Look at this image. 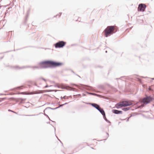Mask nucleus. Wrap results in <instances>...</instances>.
<instances>
[{"instance_id":"nucleus-17","label":"nucleus","mask_w":154,"mask_h":154,"mask_svg":"<svg viewBox=\"0 0 154 154\" xmlns=\"http://www.w3.org/2000/svg\"><path fill=\"white\" fill-rule=\"evenodd\" d=\"M52 109V110H55L56 109L55 108H51V107H47V108H46L44 110V112H45V111L46 110V109Z\"/></svg>"},{"instance_id":"nucleus-22","label":"nucleus","mask_w":154,"mask_h":154,"mask_svg":"<svg viewBox=\"0 0 154 154\" xmlns=\"http://www.w3.org/2000/svg\"><path fill=\"white\" fill-rule=\"evenodd\" d=\"M68 103H64V104H62L60 105V107H62L64 105H65L67 104Z\"/></svg>"},{"instance_id":"nucleus-44","label":"nucleus","mask_w":154,"mask_h":154,"mask_svg":"<svg viewBox=\"0 0 154 154\" xmlns=\"http://www.w3.org/2000/svg\"><path fill=\"white\" fill-rule=\"evenodd\" d=\"M82 95H83V96H85L86 95V94H82Z\"/></svg>"},{"instance_id":"nucleus-20","label":"nucleus","mask_w":154,"mask_h":154,"mask_svg":"<svg viewBox=\"0 0 154 154\" xmlns=\"http://www.w3.org/2000/svg\"><path fill=\"white\" fill-rule=\"evenodd\" d=\"M124 102L125 103H127L128 104H131V105H132V104L131 102H129L128 101H124Z\"/></svg>"},{"instance_id":"nucleus-52","label":"nucleus","mask_w":154,"mask_h":154,"mask_svg":"<svg viewBox=\"0 0 154 154\" xmlns=\"http://www.w3.org/2000/svg\"><path fill=\"white\" fill-rule=\"evenodd\" d=\"M74 45V44H72V45L71 46H73V45Z\"/></svg>"},{"instance_id":"nucleus-34","label":"nucleus","mask_w":154,"mask_h":154,"mask_svg":"<svg viewBox=\"0 0 154 154\" xmlns=\"http://www.w3.org/2000/svg\"><path fill=\"white\" fill-rule=\"evenodd\" d=\"M6 99V98H2V100H1L0 101V102H1L2 101H3L5 99Z\"/></svg>"},{"instance_id":"nucleus-31","label":"nucleus","mask_w":154,"mask_h":154,"mask_svg":"<svg viewBox=\"0 0 154 154\" xmlns=\"http://www.w3.org/2000/svg\"><path fill=\"white\" fill-rule=\"evenodd\" d=\"M44 115L47 118H49V116H48L45 113H44Z\"/></svg>"},{"instance_id":"nucleus-10","label":"nucleus","mask_w":154,"mask_h":154,"mask_svg":"<svg viewBox=\"0 0 154 154\" xmlns=\"http://www.w3.org/2000/svg\"><path fill=\"white\" fill-rule=\"evenodd\" d=\"M84 88L88 90H93V88L92 87L89 86L85 85Z\"/></svg>"},{"instance_id":"nucleus-32","label":"nucleus","mask_w":154,"mask_h":154,"mask_svg":"<svg viewBox=\"0 0 154 154\" xmlns=\"http://www.w3.org/2000/svg\"><path fill=\"white\" fill-rule=\"evenodd\" d=\"M106 134H107L106 138H107L109 136V134L107 132H106ZM106 139H106H105V140H106Z\"/></svg>"},{"instance_id":"nucleus-26","label":"nucleus","mask_w":154,"mask_h":154,"mask_svg":"<svg viewBox=\"0 0 154 154\" xmlns=\"http://www.w3.org/2000/svg\"><path fill=\"white\" fill-rule=\"evenodd\" d=\"M16 94L15 93L12 92V93H9V95H14V94Z\"/></svg>"},{"instance_id":"nucleus-40","label":"nucleus","mask_w":154,"mask_h":154,"mask_svg":"<svg viewBox=\"0 0 154 154\" xmlns=\"http://www.w3.org/2000/svg\"><path fill=\"white\" fill-rule=\"evenodd\" d=\"M71 72L73 73L74 74H75V72L72 70H71Z\"/></svg>"},{"instance_id":"nucleus-43","label":"nucleus","mask_w":154,"mask_h":154,"mask_svg":"<svg viewBox=\"0 0 154 154\" xmlns=\"http://www.w3.org/2000/svg\"><path fill=\"white\" fill-rule=\"evenodd\" d=\"M3 57H4V56H2V57H1L0 58V59H3Z\"/></svg>"},{"instance_id":"nucleus-60","label":"nucleus","mask_w":154,"mask_h":154,"mask_svg":"<svg viewBox=\"0 0 154 154\" xmlns=\"http://www.w3.org/2000/svg\"><path fill=\"white\" fill-rule=\"evenodd\" d=\"M153 106H154V104H153Z\"/></svg>"},{"instance_id":"nucleus-39","label":"nucleus","mask_w":154,"mask_h":154,"mask_svg":"<svg viewBox=\"0 0 154 154\" xmlns=\"http://www.w3.org/2000/svg\"><path fill=\"white\" fill-rule=\"evenodd\" d=\"M50 104V103H46L45 104H48H48Z\"/></svg>"},{"instance_id":"nucleus-15","label":"nucleus","mask_w":154,"mask_h":154,"mask_svg":"<svg viewBox=\"0 0 154 154\" xmlns=\"http://www.w3.org/2000/svg\"><path fill=\"white\" fill-rule=\"evenodd\" d=\"M130 107H126V108H122V110H123L124 111H128L129 109H130Z\"/></svg>"},{"instance_id":"nucleus-6","label":"nucleus","mask_w":154,"mask_h":154,"mask_svg":"<svg viewBox=\"0 0 154 154\" xmlns=\"http://www.w3.org/2000/svg\"><path fill=\"white\" fill-rule=\"evenodd\" d=\"M112 112L113 113L116 114H122L123 113V112L122 111L115 109H112Z\"/></svg>"},{"instance_id":"nucleus-18","label":"nucleus","mask_w":154,"mask_h":154,"mask_svg":"<svg viewBox=\"0 0 154 154\" xmlns=\"http://www.w3.org/2000/svg\"><path fill=\"white\" fill-rule=\"evenodd\" d=\"M114 30H113L112 31V34L115 33L116 32H117V31L118 30V29L117 28H114Z\"/></svg>"},{"instance_id":"nucleus-64","label":"nucleus","mask_w":154,"mask_h":154,"mask_svg":"<svg viewBox=\"0 0 154 154\" xmlns=\"http://www.w3.org/2000/svg\"><path fill=\"white\" fill-rule=\"evenodd\" d=\"M58 88H60V87H58Z\"/></svg>"},{"instance_id":"nucleus-33","label":"nucleus","mask_w":154,"mask_h":154,"mask_svg":"<svg viewBox=\"0 0 154 154\" xmlns=\"http://www.w3.org/2000/svg\"><path fill=\"white\" fill-rule=\"evenodd\" d=\"M48 118V119H49V121H52V122H54V123H56L55 122V121H53L51 120L50 119V118H49H49Z\"/></svg>"},{"instance_id":"nucleus-19","label":"nucleus","mask_w":154,"mask_h":154,"mask_svg":"<svg viewBox=\"0 0 154 154\" xmlns=\"http://www.w3.org/2000/svg\"><path fill=\"white\" fill-rule=\"evenodd\" d=\"M60 98H61V99H62L63 98L64 99H68V97H67L66 96H64L63 97L61 96Z\"/></svg>"},{"instance_id":"nucleus-9","label":"nucleus","mask_w":154,"mask_h":154,"mask_svg":"<svg viewBox=\"0 0 154 154\" xmlns=\"http://www.w3.org/2000/svg\"><path fill=\"white\" fill-rule=\"evenodd\" d=\"M87 104L91 105L93 107H94L96 109H97V108L99 107L100 106L98 104L95 103H87Z\"/></svg>"},{"instance_id":"nucleus-59","label":"nucleus","mask_w":154,"mask_h":154,"mask_svg":"<svg viewBox=\"0 0 154 154\" xmlns=\"http://www.w3.org/2000/svg\"><path fill=\"white\" fill-rule=\"evenodd\" d=\"M47 123H50V122H47Z\"/></svg>"},{"instance_id":"nucleus-7","label":"nucleus","mask_w":154,"mask_h":154,"mask_svg":"<svg viewBox=\"0 0 154 154\" xmlns=\"http://www.w3.org/2000/svg\"><path fill=\"white\" fill-rule=\"evenodd\" d=\"M123 107L122 103H121V102H119L117 103L115 105V107L117 108V109H119L120 108H121ZM115 107H113L114 108Z\"/></svg>"},{"instance_id":"nucleus-56","label":"nucleus","mask_w":154,"mask_h":154,"mask_svg":"<svg viewBox=\"0 0 154 154\" xmlns=\"http://www.w3.org/2000/svg\"><path fill=\"white\" fill-rule=\"evenodd\" d=\"M105 52H106V53H107V51H105Z\"/></svg>"},{"instance_id":"nucleus-61","label":"nucleus","mask_w":154,"mask_h":154,"mask_svg":"<svg viewBox=\"0 0 154 154\" xmlns=\"http://www.w3.org/2000/svg\"><path fill=\"white\" fill-rule=\"evenodd\" d=\"M2 95V94H0V95Z\"/></svg>"},{"instance_id":"nucleus-21","label":"nucleus","mask_w":154,"mask_h":154,"mask_svg":"<svg viewBox=\"0 0 154 154\" xmlns=\"http://www.w3.org/2000/svg\"><path fill=\"white\" fill-rule=\"evenodd\" d=\"M46 91H47V92H51V91H56L57 90H46Z\"/></svg>"},{"instance_id":"nucleus-25","label":"nucleus","mask_w":154,"mask_h":154,"mask_svg":"<svg viewBox=\"0 0 154 154\" xmlns=\"http://www.w3.org/2000/svg\"><path fill=\"white\" fill-rule=\"evenodd\" d=\"M32 67L34 69L35 68L38 69L39 67L38 66H33Z\"/></svg>"},{"instance_id":"nucleus-57","label":"nucleus","mask_w":154,"mask_h":154,"mask_svg":"<svg viewBox=\"0 0 154 154\" xmlns=\"http://www.w3.org/2000/svg\"><path fill=\"white\" fill-rule=\"evenodd\" d=\"M129 29H127L126 30V31H127V30H128Z\"/></svg>"},{"instance_id":"nucleus-28","label":"nucleus","mask_w":154,"mask_h":154,"mask_svg":"<svg viewBox=\"0 0 154 154\" xmlns=\"http://www.w3.org/2000/svg\"><path fill=\"white\" fill-rule=\"evenodd\" d=\"M38 115V114H37V115H26V116H36V115Z\"/></svg>"},{"instance_id":"nucleus-62","label":"nucleus","mask_w":154,"mask_h":154,"mask_svg":"<svg viewBox=\"0 0 154 154\" xmlns=\"http://www.w3.org/2000/svg\"><path fill=\"white\" fill-rule=\"evenodd\" d=\"M73 85H75V84H73Z\"/></svg>"},{"instance_id":"nucleus-36","label":"nucleus","mask_w":154,"mask_h":154,"mask_svg":"<svg viewBox=\"0 0 154 154\" xmlns=\"http://www.w3.org/2000/svg\"><path fill=\"white\" fill-rule=\"evenodd\" d=\"M8 111H9V112H14V111H12V110H11V109H9L8 110Z\"/></svg>"},{"instance_id":"nucleus-14","label":"nucleus","mask_w":154,"mask_h":154,"mask_svg":"<svg viewBox=\"0 0 154 154\" xmlns=\"http://www.w3.org/2000/svg\"><path fill=\"white\" fill-rule=\"evenodd\" d=\"M103 119H104L105 120V121H106V122H108L109 123H111V122H110V121H109L107 119V118H106L105 114V115H103Z\"/></svg>"},{"instance_id":"nucleus-48","label":"nucleus","mask_w":154,"mask_h":154,"mask_svg":"<svg viewBox=\"0 0 154 154\" xmlns=\"http://www.w3.org/2000/svg\"><path fill=\"white\" fill-rule=\"evenodd\" d=\"M60 102H57V104H59H59H60Z\"/></svg>"},{"instance_id":"nucleus-51","label":"nucleus","mask_w":154,"mask_h":154,"mask_svg":"<svg viewBox=\"0 0 154 154\" xmlns=\"http://www.w3.org/2000/svg\"><path fill=\"white\" fill-rule=\"evenodd\" d=\"M28 15H29V14H27V15H26V16H27V17H28Z\"/></svg>"},{"instance_id":"nucleus-47","label":"nucleus","mask_w":154,"mask_h":154,"mask_svg":"<svg viewBox=\"0 0 154 154\" xmlns=\"http://www.w3.org/2000/svg\"><path fill=\"white\" fill-rule=\"evenodd\" d=\"M75 75H77V76H79V77H80L79 75H78L77 74H75Z\"/></svg>"},{"instance_id":"nucleus-24","label":"nucleus","mask_w":154,"mask_h":154,"mask_svg":"<svg viewBox=\"0 0 154 154\" xmlns=\"http://www.w3.org/2000/svg\"><path fill=\"white\" fill-rule=\"evenodd\" d=\"M8 103H7V102H5L4 103H2V104H1V105H6V104H7Z\"/></svg>"},{"instance_id":"nucleus-2","label":"nucleus","mask_w":154,"mask_h":154,"mask_svg":"<svg viewBox=\"0 0 154 154\" xmlns=\"http://www.w3.org/2000/svg\"><path fill=\"white\" fill-rule=\"evenodd\" d=\"M154 100V98L150 95L146 96L143 99H140L139 102L142 103L144 105H146Z\"/></svg>"},{"instance_id":"nucleus-54","label":"nucleus","mask_w":154,"mask_h":154,"mask_svg":"<svg viewBox=\"0 0 154 154\" xmlns=\"http://www.w3.org/2000/svg\"><path fill=\"white\" fill-rule=\"evenodd\" d=\"M60 143H61L63 144L62 142L60 141Z\"/></svg>"},{"instance_id":"nucleus-23","label":"nucleus","mask_w":154,"mask_h":154,"mask_svg":"<svg viewBox=\"0 0 154 154\" xmlns=\"http://www.w3.org/2000/svg\"><path fill=\"white\" fill-rule=\"evenodd\" d=\"M62 14V12H60L59 13V14H58L57 15H56V16H54V17H55L56 16H59V17L61 15V14Z\"/></svg>"},{"instance_id":"nucleus-13","label":"nucleus","mask_w":154,"mask_h":154,"mask_svg":"<svg viewBox=\"0 0 154 154\" xmlns=\"http://www.w3.org/2000/svg\"><path fill=\"white\" fill-rule=\"evenodd\" d=\"M23 88V86H20L17 87L14 89H12V90H13L15 89H17V90H20L22 89Z\"/></svg>"},{"instance_id":"nucleus-42","label":"nucleus","mask_w":154,"mask_h":154,"mask_svg":"<svg viewBox=\"0 0 154 154\" xmlns=\"http://www.w3.org/2000/svg\"><path fill=\"white\" fill-rule=\"evenodd\" d=\"M128 121H129V119H127V120H126V122H128Z\"/></svg>"},{"instance_id":"nucleus-27","label":"nucleus","mask_w":154,"mask_h":154,"mask_svg":"<svg viewBox=\"0 0 154 154\" xmlns=\"http://www.w3.org/2000/svg\"><path fill=\"white\" fill-rule=\"evenodd\" d=\"M52 86V85L50 86ZM49 87V86L48 85H45V86H44V87L43 88H48V87Z\"/></svg>"},{"instance_id":"nucleus-41","label":"nucleus","mask_w":154,"mask_h":154,"mask_svg":"<svg viewBox=\"0 0 154 154\" xmlns=\"http://www.w3.org/2000/svg\"><path fill=\"white\" fill-rule=\"evenodd\" d=\"M134 113H133V114H131V115H132V116H135V115L134 114Z\"/></svg>"},{"instance_id":"nucleus-16","label":"nucleus","mask_w":154,"mask_h":154,"mask_svg":"<svg viewBox=\"0 0 154 154\" xmlns=\"http://www.w3.org/2000/svg\"><path fill=\"white\" fill-rule=\"evenodd\" d=\"M86 93L90 95H93L96 96H98V95H97L95 93H90V92H86Z\"/></svg>"},{"instance_id":"nucleus-45","label":"nucleus","mask_w":154,"mask_h":154,"mask_svg":"<svg viewBox=\"0 0 154 154\" xmlns=\"http://www.w3.org/2000/svg\"><path fill=\"white\" fill-rule=\"evenodd\" d=\"M13 112H14V113H15L16 114H17V112H15L14 111Z\"/></svg>"},{"instance_id":"nucleus-38","label":"nucleus","mask_w":154,"mask_h":154,"mask_svg":"<svg viewBox=\"0 0 154 154\" xmlns=\"http://www.w3.org/2000/svg\"><path fill=\"white\" fill-rule=\"evenodd\" d=\"M60 106H58V107H57L55 108L56 109H58V108H60Z\"/></svg>"},{"instance_id":"nucleus-37","label":"nucleus","mask_w":154,"mask_h":154,"mask_svg":"<svg viewBox=\"0 0 154 154\" xmlns=\"http://www.w3.org/2000/svg\"><path fill=\"white\" fill-rule=\"evenodd\" d=\"M132 116V115H131V116L129 117H128L127 119H129L130 118H131V117Z\"/></svg>"},{"instance_id":"nucleus-63","label":"nucleus","mask_w":154,"mask_h":154,"mask_svg":"<svg viewBox=\"0 0 154 154\" xmlns=\"http://www.w3.org/2000/svg\"><path fill=\"white\" fill-rule=\"evenodd\" d=\"M51 125L52 126V127H54V126H53L52 125Z\"/></svg>"},{"instance_id":"nucleus-3","label":"nucleus","mask_w":154,"mask_h":154,"mask_svg":"<svg viewBox=\"0 0 154 154\" xmlns=\"http://www.w3.org/2000/svg\"><path fill=\"white\" fill-rule=\"evenodd\" d=\"M114 26H108L104 30L103 33L104 35L106 37L110 36L112 33V31L114 30Z\"/></svg>"},{"instance_id":"nucleus-30","label":"nucleus","mask_w":154,"mask_h":154,"mask_svg":"<svg viewBox=\"0 0 154 154\" xmlns=\"http://www.w3.org/2000/svg\"><path fill=\"white\" fill-rule=\"evenodd\" d=\"M99 87L101 89L103 88V85H100L99 86Z\"/></svg>"},{"instance_id":"nucleus-11","label":"nucleus","mask_w":154,"mask_h":154,"mask_svg":"<svg viewBox=\"0 0 154 154\" xmlns=\"http://www.w3.org/2000/svg\"><path fill=\"white\" fill-rule=\"evenodd\" d=\"M32 67L29 66H22L21 67H19L18 66H15V69H23L24 68H26V67Z\"/></svg>"},{"instance_id":"nucleus-46","label":"nucleus","mask_w":154,"mask_h":154,"mask_svg":"<svg viewBox=\"0 0 154 154\" xmlns=\"http://www.w3.org/2000/svg\"><path fill=\"white\" fill-rule=\"evenodd\" d=\"M125 119H121V120L122 121H123V120H125Z\"/></svg>"},{"instance_id":"nucleus-29","label":"nucleus","mask_w":154,"mask_h":154,"mask_svg":"<svg viewBox=\"0 0 154 154\" xmlns=\"http://www.w3.org/2000/svg\"><path fill=\"white\" fill-rule=\"evenodd\" d=\"M40 79H42V80H44V81L46 82V80L44 78L42 77H41L40 78Z\"/></svg>"},{"instance_id":"nucleus-12","label":"nucleus","mask_w":154,"mask_h":154,"mask_svg":"<svg viewBox=\"0 0 154 154\" xmlns=\"http://www.w3.org/2000/svg\"><path fill=\"white\" fill-rule=\"evenodd\" d=\"M122 104L123 107H127L130 106H131V104H128L127 103H124L123 102H122Z\"/></svg>"},{"instance_id":"nucleus-49","label":"nucleus","mask_w":154,"mask_h":154,"mask_svg":"<svg viewBox=\"0 0 154 154\" xmlns=\"http://www.w3.org/2000/svg\"><path fill=\"white\" fill-rule=\"evenodd\" d=\"M152 79V80H154V78H151Z\"/></svg>"},{"instance_id":"nucleus-5","label":"nucleus","mask_w":154,"mask_h":154,"mask_svg":"<svg viewBox=\"0 0 154 154\" xmlns=\"http://www.w3.org/2000/svg\"><path fill=\"white\" fill-rule=\"evenodd\" d=\"M146 7V5L142 3L139 4L138 5V11L143 12L145 11Z\"/></svg>"},{"instance_id":"nucleus-1","label":"nucleus","mask_w":154,"mask_h":154,"mask_svg":"<svg viewBox=\"0 0 154 154\" xmlns=\"http://www.w3.org/2000/svg\"><path fill=\"white\" fill-rule=\"evenodd\" d=\"M38 64L42 68H54L62 65L63 63L53 60H47L40 62Z\"/></svg>"},{"instance_id":"nucleus-4","label":"nucleus","mask_w":154,"mask_h":154,"mask_svg":"<svg viewBox=\"0 0 154 154\" xmlns=\"http://www.w3.org/2000/svg\"><path fill=\"white\" fill-rule=\"evenodd\" d=\"M66 42L64 41H59L54 44L56 48H62L65 46Z\"/></svg>"},{"instance_id":"nucleus-35","label":"nucleus","mask_w":154,"mask_h":154,"mask_svg":"<svg viewBox=\"0 0 154 154\" xmlns=\"http://www.w3.org/2000/svg\"><path fill=\"white\" fill-rule=\"evenodd\" d=\"M75 88H72L70 90V91H75Z\"/></svg>"},{"instance_id":"nucleus-55","label":"nucleus","mask_w":154,"mask_h":154,"mask_svg":"<svg viewBox=\"0 0 154 154\" xmlns=\"http://www.w3.org/2000/svg\"><path fill=\"white\" fill-rule=\"evenodd\" d=\"M23 93V92H21L20 94H22V93Z\"/></svg>"},{"instance_id":"nucleus-50","label":"nucleus","mask_w":154,"mask_h":154,"mask_svg":"<svg viewBox=\"0 0 154 154\" xmlns=\"http://www.w3.org/2000/svg\"><path fill=\"white\" fill-rule=\"evenodd\" d=\"M138 102H137L136 103V104H138Z\"/></svg>"},{"instance_id":"nucleus-8","label":"nucleus","mask_w":154,"mask_h":154,"mask_svg":"<svg viewBox=\"0 0 154 154\" xmlns=\"http://www.w3.org/2000/svg\"><path fill=\"white\" fill-rule=\"evenodd\" d=\"M101 113V114L103 116V115H105V113L103 109L100 107V106L99 107L97 108V109Z\"/></svg>"},{"instance_id":"nucleus-53","label":"nucleus","mask_w":154,"mask_h":154,"mask_svg":"<svg viewBox=\"0 0 154 154\" xmlns=\"http://www.w3.org/2000/svg\"><path fill=\"white\" fill-rule=\"evenodd\" d=\"M54 129L55 131V130H56L55 128H54Z\"/></svg>"},{"instance_id":"nucleus-58","label":"nucleus","mask_w":154,"mask_h":154,"mask_svg":"<svg viewBox=\"0 0 154 154\" xmlns=\"http://www.w3.org/2000/svg\"><path fill=\"white\" fill-rule=\"evenodd\" d=\"M42 113H41V112H40V113H39V114H42Z\"/></svg>"}]
</instances>
